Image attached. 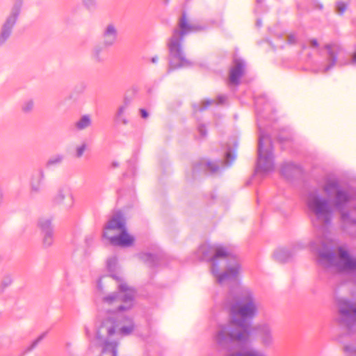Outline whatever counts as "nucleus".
<instances>
[{"label": "nucleus", "instance_id": "1", "mask_svg": "<svg viewBox=\"0 0 356 356\" xmlns=\"http://www.w3.org/2000/svg\"><path fill=\"white\" fill-rule=\"evenodd\" d=\"M225 307L229 312V321L220 325L215 335L217 344L228 349L234 343L246 344L250 341L252 321L257 316L258 305L252 291L237 284L226 296Z\"/></svg>", "mask_w": 356, "mask_h": 356}, {"label": "nucleus", "instance_id": "2", "mask_svg": "<svg viewBox=\"0 0 356 356\" xmlns=\"http://www.w3.org/2000/svg\"><path fill=\"white\" fill-rule=\"evenodd\" d=\"M323 191L328 195H334L332 201L317 192L309 193L307 197V206L312 215L313 225L325 233L330 226L334 209H337L341 213L344 229H347L348 226L356 228V207L348 211H345L352 200V195L342 189L337 181H327L323 186Z\"/></svg>", "mask_w": 356, "mask_h": 356}, {"label": "nucleus", "instance_id": "3", "mask_svg": "<svg viewBox=\"0 0 356 356\" xmlns=\"http://www.w3.org/2000/svg\"><path fill=\"white\" fill-rule=\"evenodd\" d=\"M119 291L113 293L103 298V302L108 305L115 307L116 313L111 314L102 320L97 331L98 344L102 348L100 356H117L118 343L111 341L109 337L113 335L119 327L120 314L118 313L131 309L134 306L135 291L124 282L118 286Z\"/></svg>", "mask_w": 356, "mask_h": 356}, {"label": "nucleus", "instance_id": "4", "mask_svg": "<svg viewBox=\"0 0 356 356\" xmlns=\"http://www.w3.org/2000/svg\"><path fill=\"white\" fill-rule=\"evenodd\" d=\"M197 252L201 260L211 263V271L218 284L238 281L241 265L227 247L204 243L200 246Z\"/></svg>", "mask_w": 356, "mask_h": 356}, {"label": "nucleus", "instance_id": "5", "mask_svg": "<svg viewBox=\"0 0 356 356\" xmlns=\"http://www.w3.org/2000/svg\"><path fill=\"white\" fill-rule=\"evenodd\" d=\"M206 29V26L191 23L185 11L182 12L178 19L177 27L172 30V35L167 42L169 51L167 71L168 74L172 70L192 65V62L186 58L184 50V37L191 33Z\"/></svg>", "mask_w": 356, "mask_h": 356}, {"label": "nucleus", "instance_id": "6", "mask_svg": "<svg viewBox=\"0 0 356 356\" xmlns=\"http://www.w3.org/2000/svg\"><path fill=\"white\" fill-rule=\"evenodd\" d=\"M339 257L331 241H322L318 250V263L325 268H334L338 272H356V258L352 257L341 247L338 249Z\"/></svg>", "mask_w": 356, "mask_h": 356}, {"label": "nucleus", "instance_id": "7", "mask_svg": "<svg viewBox=\"0 0 356 356\" xmlns=\"http://www.w3.org/2000/svg\"><path fill=\"white\" fill-rule=\"evenodd\" d=\"M339 323L351 330L356 325V302L346 299H339L337 301Z\"/></svg>", "mask_w": 356, "mask_h": 356}, {"label": "nucleus", "instance_id": "8", "mask_svg": "<svg viewBox=\"0 0 356 356\" xmlns=\"http://www.w3.org/2000/svg\"><path fill=\"white\" fill-rule=\"evenodd\" d=\"M23 0H14L9 15L6 17L0 31V46L10 38L23 6Z\"/></svg>", "mask_w": 356, "mask_h": 356}, {"label": "nucleus", "instance_id": "9", "mask_svg": "<svg viewBox=\"0 0 356 356\" xmlns=\"http://www.w3.org/2000/svg\"><path fill=\"white\" fill-rule=\"evenodd\" d=\"M265 140H268V136L261 134L258 144L257 169L263 172H270L274 170L273 149L270 146L268 149H264L263 142Z\"/></svg>", "mask_w": 356, "mask_h": 356}, {"label": "nucleus", "instance_id": "10", "mask_svg": "<svg viewBox=\"0 0 356 356\" xmlns=\"http://www.w3.org/2000/svg\"><path fill=\"white\" fill-rule=\"evenodd\" d=\"M126 228L125 218L121 213L114 214L104 227V236L108 239L113 236L115 232H120Z\"/></svg>", "mask_w": 356, "mask_h": 356}, {"label": "nucleus", "instance_id": "11", "mask_svg": "<svg viewBox=\"0 0 356 356\" xmlns=\"http://www.w3.org/2000/svg\"><path fill=\"white\" fill-rule=\"evenodd\" d=\"M38 227L42 236L43 245L46 248L51 246L54 240L51 219L48 218H40L38 222Z\"/></svg>", "mask_w": 356, "mask_h": 356}, {"label": "nucleus", "instance_id": "12", "mask_svg": "<svg viewBox=\"0 0 356 356\" xmlns=\"http://www.w3.org/2000/svg\"><path fill=\"white\" fill-rule=\"evenodd\" d=\"M245 62L238 58H234L233 65L229 70V82L232 85L238 86L241 77L245 74Z\"/></svg>", "mask_w": 356, "mask_h": 356}, {"label": "nucleus", "instance_id": "13", "mask_svg": "<svg viewBox=\"0 0 356 356\" xmlns=\"http://www.w3.org/2000/svg\"><path fill=\"white\" fill-rule=\"evenodd\" d=\"M53 202L55 204L63 205L66 209H70L74 204V197L69 190L60 188L54 195Z\"/></svg>", "mask_w": 356, "mask_h": 356}, {"label": "nucleus", "instance_id": "14", "mask_svg": "<svg viewBox=\"0 0 356 356\" xmlns=\"http://www.w3.org/2000/svg\"><path fill=\"white\" fill-rule=\"evenodd\" d=\"M108 240L111 245L120 247H130L134 242V238L128 234L127 228L115 234Z\"/></svg>", "mask_w": 356, "mask_h": 356}, {"label": "nucleus", "instance_id": "15", "mask_svg": "<svg viewBox=\"0 0 356 356\" xmlns=\"http://www.w3.org/2000/svg\"><path fill=\"white\" fill-rule=\"evenodd\" d=\"M325 48L327 50V63L328 64L323 70V73L327 72L337 63L339 54L342 51V48L337 45L326 44Z\"/></svg>", "mask_w": 356, "mask_h": 356}, {"label": "nucleus", "instance_id": "16", "mask_svg": "<svg viewBox=\"0 0 356 356\" xmlns=\"http://www.w3.org/2000/svg\"><path fill=\"white\" fill-rule=\"evenodd\" d=\"M118 31L113 24H108L102 33L103 44L105 47L112 46L117 40Z\"/></svg>", "mask_w": 356, "mask_h": 356}, {"label": "nucleus", "instance_id": "17", "mask_svg": "<svg viewBox=\"0 0 356 356\" xmlns=\"http://www.w3.org/2000/svg\"><path fill=\"white\" fill-rule=\"evenodd\" d=\"M259 334L263 346L268 347L273 343V337L271 328L268 325H262L259 328Z\"/></svg>", "mask_w": 356, "mask_h": 356}, {"label": "nucleus", "instance_id": "18", "mask_svg": "<svg viewBox=\"0 0 356 356\" xmlns=\"http://www.w3.org/2000/svg\"><path fill=\"white\" fill-rule=\"evenodd\" d=\"M281 174L286 179H291L300 172L299 166L293 163H284L281 168Z\"/></svg>", "mask_w": 356, "mask_h": 356}, {"label": "nucleus", "instance_id": "19", "mask_svg": "<svg viewBox=\"0 0 356 356\" xmlns=\"http://www.w3.org/2000/svg\"><path fill=\"white\" fill-rule=\"evenodd\" d=\"M44 179V172L40 169L37 175H33L31 181V193H38L40 192L42 183Z\"/></svg>", "mask_w": 356, "mask_h": 356}, {"label": "nucleus", "instance_id": "20", "mask_svg": "<svg viewBox=\"0 0 356 356\" xmlns=\"http://www.w3.org/2000/svg\"><path fill=\"white\" fill-rule=\"evenodd\" d=\"M227 356H268L264 353L254 348H244L241 350L230 353Z\"/></svg>", "mask_w": 356, "mask_h": 356}, {"label": "nucleus", "instance_id": "21", "mask_svg": "<svg viewBox=\"0 0 356 356\" xmlns=\"http://www.w3.org/2000/svg\"><path fill=\"white\" fill-rule=\"evenodd\" d=\"M293 256V253L286 248H279L274 253L275 259L280 263L288 261Z\"/></svg>", "mask_w": 356, "mask_h": 356}, {"label": "nucleus", "instance_id": "22", "mask_svg": "<svg viewBox=\"0 0 356 356\" xmlns=\"http://www.w3.org/2000/svg\"><path fill=\"white\" fill-rule=\"evenodd\" d=\"M227 100V96L225 95H219L217 97L216 102L211 99H207L202 102V105L199 108L200 111H202L205 110L208 106L212 105L213 104L216 103V104H225Z\"/></svg>", "mask_w": 356, "mask_h": 356}, {"label": "nucleus", "instance_id": "23", "mask_svg": "<svg viewBox=\"0 0 356 356\" xmlns=\"http://www.w3.org/2000/svg\"><path fill=\"white\" fill-rule=\"evenodd\" d=\"M125 321L127 322V325H122L118 330V333L122 336H127L130 334L135 328L133 320L129 318H124Z\"/></svg>", "mask_w": 356, "mask_h": 356}, {"label": "nucleus", "instance_id": "24", "mask_svg": "<svg viewBox=\"0 0 356 356\" xmlns=\"http://www.w3.org/2000/svg\"><path fill=\"white\" fill-rule=\"evenodd\" d=\"M129 106V102L125 100L123 105L120 106L118 108V110L116 113V120L122 123L123 124H128V120L124 117V113Z\"/></svg>", "mask_w": 356, "mask_h": 356}, {"label": "nucleus", "instance_id": "25", "mask_svg": "<svg viewBox=\"0 0 356 356\" xmlns=\"http://www.w3.org/2000/svg\"><path fill=\"white\" fill-rule=\"evenodd\" d=\"M92 124L91 118L89 115H84L75 123L78 130H83L89 127Z\"/></svg>", "mask_w": 356, "mask_h": 356}, {"label": "nucleus", "instance_id": "26", "mask_svg": "<svg viewBox=\"0 0 356 356\" xmlns=\"http://www.w3.org/2000/svg\"><path fill=\"white\" fill-rule=\"evenodd\" d=\"M64 156L63 154H56L50 157L45 163L46 168H51L52 166H56L63 163Z\"/></svg>", "mask_w": 356, "mask_h": 356}, {"label": "nucleus", "instance_id": "27", "mask_svg": "<svg viewBox=\"0 0 356 356\" xmlns=\"http://www.w3.org/2000/svg\"><path fill=\"white\" fill-rule=\"evenodd\" d=\"M140 258L151 266L156 265L157 263V257L150 253H144L140 256Z\"/></svg>", "mask_w": 356, "mask_h": 356}, {"label": "nucleus", "instance_id": "28", "mask_svg": "<svg viewBox=\"0 0 356 356\" xmlns=\"http://www.w3.org/2000/svg\"><path fill=\"white\" fill-rule=\"evenodd\" d=\"M102 47L100 46H96L92 50V56L93 59H95L97 62L103 61L104 58L102 55Z\"/></svg>", "mask_w": 356, "mask_h": 356}, {"label": "nucleus", "instance_id": "29", "mask_svg": "<svg viewBox=\"0 0 356 356\" xmlns=\"http://www.w3.org/2000/svg\"><path fill=\"white\" fill-rule=\"evenodd\" d=\"M33 101L31 99L26 100L22 105V111L24 113H30L33 111Z\"/></svg>", "mask_w": 356, "mask_h": 356}, {"label": "nucleus", "instance_id": "30", "mask_svg": "<svg viewBox=\"0 0 356 356\" xmlns=\"http://www.w3.org/2000/svg\"><path fill=\"white\" fill-rule=\"evenodd\" d=\"M47 332H43L41 334L33 343L31 344L29 347L26 350V352H30L33 350L38 344L45 337Z\"/></svg>", "mask_w": 356, "mask_h": 356}, {"label": "nucleus", "instance_id": "31", "mask_svg": "<svg viewBox=\"0 0 356 356\" xmlns=\"http://www.w3.org/2000/svg\"><path fill=\"white\" fill-rule=\"evenodd\" d=\"M236 155L234 154V153L228 151L225 154V161H221V163L226 165H229L234 161Z\"/></svg>", "mask_w": 356, "mask_h": 356}, {"label": "nucleus", "instance_id": "32", "mask_svg": "<svg viewBox=\"0 0 356 356\" xmlns=\"http://www.w3.org/2000/svg\"><path fill=\"white\" fill-rule=\"evenodd\" d=\"M347 4L343 1H337L336 3V11L339 15H343L347 9Z\"/></svg>", "mask_w": 356, "mask_h": 356}, {"label": "nucleus", "instance_id": "33", "mask_svg": "<svg viewBox=\"0 0 356 356\" xmlns=\"http://www.w3.org/2000/svg\"><path fill=\"white\" fill-rule=\"evenodd\" d=\"M207 166L211 173H215L220 169V165L218 163L212 161H208L207 163Z\"/></svg>", "mask_w": 356, "mask_h": 356}, {"label": "nucleus", "instance_id": "34", "mask_svg": "<svg viewBox=\"0 0 356 356\" xmlns=\"http://www.w3.org/2000/svg\"><path fill=\"white\" fill-rule=\"evenodd\" d=\"M12 282H13V280L10 276H9V275L5 276L3 278V280L1 281V287L2 290H3L6 287L10 286Z\"/></svg>", "mask_w": 356, "mask_h": 356}, {"label": "nucleus", "instance_id": "35", "mask_svg": "<svg viewBox=\"0 0 356 356\" xmlns=\"http://www.w3.org/2000/svg\"><path fill=\"white\" fill-rule=\"evenodd\" d=\"M116 264V259L115 258H111L107 261V268L110 272L114 270Z\"/></svg>", "mask_w": 356, "mask_h": 356}, {"label": "nucleus", "instance_id": "36", "mask_svg": "<svg viewBox=\"0 0 356 356\" xmlns=\"http://www.w3.org/2000/svg\"><path fill=\"white\" fill-rule=\"evenodd\" d=\"M86 147V144H83L76 148V156L77 158H80L83 156V154L85 152Z\"/></svg>", "mask_w": 356, "mask_h": 356}, {"label": "nucleus", "instance_id": "37", "mask_svg": "<svg viewBox=\"0 0 356 356\" xmlns=\"http://www.w3.org/2000/svg\"><path fill=\"white\" fill-rule=\"evenodd\" d=\"M83 2L88 9L94 8L96 4V0H83Z\"/></svg>", "mask_w": 356, "mask_h": 356}, {"label": "nucleus", "instance_id": "38", "mask_svg": "<svg viewBox=\"0 0 356 356\" xmlns=\"http://www.w3.org/2000/svg\"><path fill=\"white\" fill-rule=\"evenodd\" d=\"M287 42L293 44L296 42V35L294 33H291L287 36Z\"/></svg>", "mask_w": 356, "mask_h": 356}, {"label": "nucleus", "instance_id": "39", "mask_svg": "<svg viewBox=\"0 0 356 356\" xmlns=\"http://www.w3.org/2000/svg\"><path fill=\"white\" fill-rule=\"evenodd\" d=\"M197 129L202 137H205L207 136V129L204 124L199 125Z\"/></svg>", "mask_w": 356, "mask_h": 356}, {"label": "nucleus", "instance_id": "40", "mask_svg": "<svg viewBox=\"0 0 356 356\" xmlns=\"http://www.w3.org/2000/svg\"><path fill=\"white\" fill-rule=\"evenodd\" d=\"M140 116L141 118L145 119L147 118H148L149 116V113H147V111L144 109V108H140Z\"/></svg>", "mask_w": 356, "mask_h": 356}, {"label": "nucleus", "instance_id": "41", "mask_svg": "<svg viewBox=\"0 0 356 356\" xmlns=\"http://www.w3.org/2000/svg\"><path fill=\"white\" fill-rule=\"evenodd\" d=\"M344 351L347 353H356V349L350 346H346L344 347Z\"/></svg>", "mask_w": 356, "mask_h": 356}, {"label": "nucleus", "instance_id": "42", "mask_svg": "<svg viewBox=\"0 0 356 356\" xmlns=\"http://www.w3.org/2000/svg\"><path fill=\"white\" fill-rule=\"evenodd\" d=\"M310 44L313 47H318V42L316 39H312L310 40Z\"/></svg>", "mask_w": 356, "mask_h": 356}, {"label": "nucleus", "instance_id": "43", "mask_svg": "<svg viewBox=\"0 0 356 356\" xmlns=\"http://www.w3.org/2000/svg\"><path fill=\"white\" fill-rule=\"evenodd\" d=\"M111 277L113 279H114V280H117V281H118V282H121V281H122L121 277H120L119 276H118V275H115V274H113V275H111Z\"/></svg>", "mask_w": 356, "mask_h": 356}, {"label": "nucleus", "instance_id": "44", "mask_svg": "<svg viewBox=\"0 0 356 356\" xmlns=\"http://www.w3.org/2000/svg\"><path fill=\"white\" fill-rule=\"evenodd\" d=\"M351 64H356V52L353 55L352 59L350 61Z\"/></svg>", "mask_w": 356, "mask_h": 356}, {"label": "nucleus", "instance_id": "45", "mask_svg": "<svg viewBox=\"0 0 356 356\" xmlns=\"http://www.w3.org/2000/svg\"><path fill=\"white\" fill-rule=\"evenodd\" d=\"M119 166V163L117 161H113L111 163V168H116Z\"/></svg>", "mask_w": 356, "mask_h": 356}, {"label": "nucleus", "instance_id": "46", "mask_svg": "<svg viewBox=\"0 0 356 356\" xmlns=\"http://www.w3.org/2000/svg\"><path fill=\"white\" fill-rule=\"evenodd\" d=\"M97 287L99 290H102V278L99 280L97 282Z\"/></svg>", "mask_w": 356, "mask_h": 356}, {"label": "nucleus", "instance_id": "47", "mask_svg": "<svg viewBox=\"0 0 356 356\" xmlns=\"http://www.w3.org/2000/svg\"><path fill=\"white\" fill-rule=\"evenodd\" d=\"M152 60V62L153 63H156V62H157V60H158V57H157V56H154V57L152 58V60Z\"/></svg>", "mask_w": 356, "mask_h": 356}, {"label": "nucleus", "instance_id": "48", "mask_svg": "<svg viewBox=\"0 0 356 356\" xmlns=\"http://www.w3.org/2000/svg\"><path fill=\"white\" fill-rule=\"evenodd\" d=\"M85 332H86V334L88 337L90 336V332H89V330L88 327H85Z\"/></svg>", "mask_w": 356, "mask_h": 356}]
</instances>
